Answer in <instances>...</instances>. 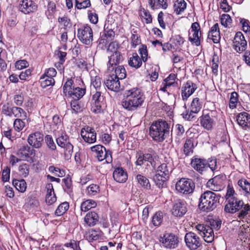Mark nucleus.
<instances>
[{
    "instance_id": "nucleus-36",
    "label": "nucleus",
    "mask_w": 250,
    "mask_h": 250,
    "mask_svg": "<svg viewBox=\"0 0 250 250\" xmlns=\"http://www.w3.org/2000/svg\"><path fill=\"white\" fill-rule=\"evenodd\" d=\"M128 64L135 68H139L142 64V59H141L136 53L132 54V56L128 60Z\"/></svg>"
},
{
    "instance_id": "nucleus-16",
    "label": "nucleus",
    "mask_w": 250,
    "mask_h": 250,
    "mask_svg": "<svg viewBox=\"0 0 250 250\" xmlns=\"http://www.w3.org/2000/svg\"><path fill=\"white\" fill-rule=\"evenodd\" d=\"M191 32L193 33L192 36L188 38L189 41L196 46L201 43V31L200 24L197 22H193L191 26Z\"/></svg>"
},
{
    "instance_id": "nucleus-44",
    "label": "nucleus",
    "mask_w": 250,
    "mask_h": 250,
    "mask_svg": "<svg viewBox=\"0 0 250 250\" xmlns=\"http://www.w3.org/2000/svg\"><path fill=\"white\" fill-rule=\"evenodd\" d=\"M163 220V214L162 212H157L153 216L152 222L155 227H159L161 225Z\"/></svg>"
},
{
    "instance_id": "nucleus-21",
    "label": "nucleus",
    "mask_w": 250,
    "mask_h": 250,
    "mask_svg": "<svg viewBox=\"0 0 250 250\" xmlns=\"http://www.w3.org/2000/svg\"><path fill=\"white\" fill-rule=\"evenodd\" d=\"M190 165L195 170L200 173H202L207 167L208 163L206 159L195 156L191 159Z\"/></svg>"
},
{
    "instance_id": "nucleus-31",
    "label": "nucleus",
    "mask_w": 250,
    "mask_h": 250,
    "mask_svg": "<svg viewBox=\"0 0 250 250\" xmlns=\"http://www.w3.org/2000/svg\"><path fill=\"white\" fill-rule=\"evenodd\" d=\"M135 179L140 186L144 189L146 190H149L151 189V184L149 180L145 176L138 174L136 175Z\"/></svg>"
},
{
    "instance_id": "nucleus-8",
    "label": "nucleus",
    "mask_w": 250,
    "mask_h": 250,
    "mask_svg": "<svg viewBox=\"0 0 250 250\" xmlns=\"http://www.w3.org/2000/svg\"><path fill=\"white\" fill-rule=\"evenodd\" d=\"M58 145L64 149V155L69 158L73 153V146L69 141V137L65 133H62L56 139Z\"/></svg>"
},
{
    "instance_id": "nucleus-48",
    "label": "nucleus",
    "mask_w": 250,
    "mask_h": 250,
    "mask_svg": "<svg viewBox=\"0 0 250 250\" xmlns=\"http://www.w3.org/2000/svg\"><path fill=\"white\" fill-rule=\"evenodd\" d=\"M238 102V94L236 92H233L231 93L229 106L231 109L236 108Z\"/></svg>"
},
{
    "instance_id": "nucleus-58",
    "label": "nucleus",
    "mask_w": 250,
    "mask_h": 250,
    "mask_svg": "<svg viewBox=\"0 0 250 250\" xmlns=\"http://www.w3.org/2000/svg\"><path fill=\"white\" fill-rule=\"evenodd\" d=\"M57 74L56 70L54 68H49L42 75V79H44L46 77H52L53 78L56 76Z\"/></svg>"
},
{
    "instance_id": "nucleus-30",
    "label": "nucleus",
    "mask_w": 250,
    "mask_h": 250,
    "mask_svg": "<svg viewBox=\"0 0 250 250\" xmlns=\"http://www.w3.org/2000/svg\"><path fill=\"white\" fill-rule=\"evenodd\" d=\"M200 124L205 129L210 130L214 125V122L208 114H205L200 117Z\"/></svg>"
},
{
    "instance_id": "nucleus-45",
    "label": "nucleus",
    "mask_w": 250,
    "mask_h": 250,
    "mask_svg": "<svg viewBox=\"0 0 250 250\" xmlns=\"http://www.w3.org/2000/svg\"><path fill=\"white\" fill-rule=\"evenodd\" d=\"M72 113L77 114L81 112L83 109V107L81 105L80 102L77 100H73L70 103Z\"/></svg>"
},
{
    "instance_id": "nucleus-28",
    "label": "nucleus",
    "mask_w": 250,
    "mask_h": 250,
    "mask_svg": "<svg viewBox=\"0 0 250 250\" xmlns=\"http://www.w3.org/2000/svg\"><path fill=\"white\" fill-rule=\"evenodd\" d=\"M237 122L242 128L246 129L250 124V115L246 112H242L237 116Z\"/></svg>"
},
{
    "instance_id": "nucleus-50",
    "label": "nucleus",
    "mask_w": 250,
    "mask_h": 250,
    "mask_svg": "<svg viewBox=\"0 0 250 250\" xmlns=\"http://www.w3.org/2000/svg\"><path fill=\"white\" fill-rule=\"evenodd\" d=\"M20 175L23 177H27L29 172V166L27 164L24 163L21 165L19 167Z\"/></svg>"
},
{
    "instance_id": "nucleus-34",
    "label": "nucleus",
    "mask_w": 250,
    "mask_h": 250,
    "mask_svg": "<svg viewBox=\"0 0 250 250\" xmlns=\"http://www.w3.org/2000/svg\"><path fill=\"white\" fill-rule=\"evenodd\" d=\"M86 89L85 88H81L79 87H74L73 90L69 94V96L73 100H79L81 99L85 94Z\"/></svg>"
},
{
    "instance_id": "nucleus-54",
    "label": "nucleus",
    "mask_w": 250,
    "mask_h": 250,
    "mask_svg": "<svg viewBox=\"0 0 250 250\" xmlns=\"http://www.w3.org/2000/svg\"><path fill=\"white\" fill-rule=\"evenodd\" d=\"M231 19L230 16L227 14H224L222 15L221 18V23L222 25L225 27L229 26L231 23Z\"/></svg>"
},
{
    "instance_id": "nucleus-10",
    "label": "nucleus",
    "mask_w": 250,
    "mask_h": 250,
    "mask_svg": "<svg viewBox=\"0 0 250 250\" xmlns=\"http://www.w3.org/2000/svg\"><path fill=\"white\" fill-rule=\"evenodd\" d=\"M185 242L187 247L190 250H196L202 245L200 238L192 231L186 234Z\"/></svg>"
},
{
    "instance_id": "nucleus-38",
    "label": "nucleus",
    "mask_w": 250,
    "mask_h": 250,
    "mask_svg": "<svg viewBox=\"0 0 250 250\" xmlns=\"http://www.w3.org/2000/svg\"><path fill=\"white\" fill-rule=\"evenodd\" d=\"M187 7V3L184 0H177L174 4V12L177 15L184 12Z\"/></svg>"
},
{
    "instance_id": "nucleus-11",
    "label": "nucleus",
    "mask_w": 250,
    "mask_h": 250,
    "mask_svg": "<svg viewBox=\"0 0 250 250\" xmlns=\"http://www.w3.org/2000/svg\"><path fill=\"white\" fill-rule=\"evenodd\" d=\"M196 229L205 242L211 243L213 241L215 235L212 228L204 224H198L196 226Z\"/></svg>"
},
{
    "instance_id": "nucleus-18",
    "label": "nucleus",
    "mask_w": 250,
    "mask_h": 250,
    "mask_svg": "<svg viewBox=\"0 0 250 250\" xmlns=\"http://www.w3.org/2000/svg\"><path fill=\"white\" fill-rule=\"evenodd\" d=\"M81 135L84 141L88 144H93L96 141V133L94 129L89 126L83 128Z\"/></svg>"
},
{
    "instance_id": "nucleus-63",
    "label": "nucleus",
    "mask_w": 250,
    "mask_h": 250,
    "mask_svg": "<svg viewBox=\"0 0 250 250\" xmlns=\"http://www.w3.org/2000/svg\"><path fill=\"white\" fill-rule=\"evenodd\" d=\"M240 23L242 25L243 30L247 33L250 31V26L249 25V21L244 19H240Z\"/></svg>"
},
{
    "instance_id": "nucleus-23",
    "label": "nucleus",
    "mask_w": 250,
    "mask_h": 250,
    "mask_svg": "<svg viewBox=\"0 0 250 250\" xmlns=\"http://www.w3.org/2000/svg\"><path fill=\"white\" fill-rule=\"evenodd\" d=\"M197 88L196 85L192 82H187L181 88V96L183 100L187 101L195 92Z\"/></svg>"
},
{
    "instance_id": "nucleus-15",
    "label": "nucleus",
    "mask_w": 250,
    "mask_h": 250,
    "mask_svg": "<svg viewBox=\"0 0 250 250\" xmlns=\"http://www.w3.org/2000/svg\"><path fill=\"white\" fill-rule=\"evenodd\" d=\"M19 9L25 14H29L36 11L38 5L32 0H21L19 3Z\"/></svg>"
},
{
    "instance_id": "nucleus-53",
    "label": "nucleus",
    "mask_w": 250,
    "mask_h": 250,
    "mask_svg": "<svg viewBox=\"0 0 250 250\" xmlns=\"http://www.w3.org/2000/svg\"><path fill=\"white\" fill-rule=\"evenodd\" d=\"M91 84L96 91H99L102 84L101 78L99 76H95L92 78Z\"/></svg>"
},
{
    "instance_id": "nucleus-12",
    "label": "nucleus",
    "mask_w": 250,
    "mask_h": 250,
    "mask_svg": "<svg viewBox=\"0 0 250 250\" xmlns=\"http://www.w3.org/2000/svg\"><path fill=\"white\" fill-rule=\"evenodd\" d=\"M233 47L238 53H241L247 47V42L241 32L236 33L233 41Z\"/></svg>"
},
{
    "instance_id": "nucleus-19",
    "label": "nucleus",
    "mask_w": 250,
    "mask_h": 250,
    "mask_svg": "<svg viewBox=\"0 0 250 250\" xmlns=\"http://www.w3.org/2000/svg\"><path fill=\"white\" fill-rule=\"evenodd\" d=\"M136 158L137 161L135 163L137 166H142L144 165L148 166V163L153 166L154 163L152 155L149 153L144 154L141 151H139L137 153Z\"/></svg>"
},
{
    "instance_id": "nucleus-13",
    "label": "nucleus",
    "mask_w": 250,
    "mask_h": 250,
    "mask_svg": "<svg viewBox=\"0 0 250 250\" xmlns=\"http://www.w3.org/2000/svg\"><path fill=\"white\" fill-rule=\"evenodd\" d=\"M202 107V102L199 98H195L192 100L190 106V112L186 111L183 113V117L187 120H191L194 118L193 113H197Z\"/></svg>"
},
{
    "instance_id": "nucleus-14",
    "label": "nucleus",
    "mask_w": 250,
    "mask_h": 250,
    "mask_svg": "<svg viewBox=\"0 0 250 250\" xmlns=\"http://www.w3.org/2000/svg\"><path fill=\"white\" fill-rule=\"evenodd\" d=\"M244 206V202L237 198L230 199L225 206L224 210L226 212L234 213L241 209Z\"/></svg>"
},
{
    "instance_id": "nucleus-3",
    "label": "nucleus",
    "mask_w": 250,
    "mask_h": 250,
    "mask_svg": "<svg viewBox=\"0 0 250 250\" xmlns=\"http://www.w3.org/2000/svg\"><path fill=\"white\" fill-rule=\"evenodd\" d=\"M220 195L214 192L207 190L202 193L199 199V207L203 211H212L217 206Z\"/></svg>"
},
{
    "instance_id": "nucleus-32",
    "label": "nucleus",
    "mask_w": 250,
    "mask_h": 250,
    "mask_svg": "<svg viewBox=\"0 0 250 250\" xmlns=\"http://www.w3.org/2000/svg\"><path fill=\"white\" fill-rule=\"evenodd\" d=\"M208 37L211 38L213 42L215 43L219 42L220 39V30L218 23L215 24L211 28L208 33Z\"/></svg>"
},
{
    "instance_id": "nucleus-37",
    "label": "nucleus",
    "mask_w": 250,
    "mask_h": 250,
    "mask_svg": "<svg viewBox=\"0 0 250 250\" xmlns=\"http://www.w3.org/2000/svg\"><path fill=\"white\" fill-rule=\"evenodd\" d=\"M194 139L189 138L187 139L184 145V152L186 156L192 153L194 148Z\"/></svg>"
},
{
    "instance_id": "nucleus-24",
    "label": "nucleus",
    "mask_w": 250,
    "mask_h": 250,
    "mask_svg": "<svg viewBox=\"0 0 250 250\" xmlns=\"http://www.w3.org/2000/svg\"><path fill=\"white\" fill-rule=\"evenodd\" d=\"M223 178V175H216L208 180L207 186L212 190L220 191L222 188Z\"/></svg>"
},
{
    "instance_id": "nucleus-39",
    "label": "nucleus",
    "mask_w": 250,
    "mask_h": 250,
    "mask_svg": "<svg viewBox=\"0 0 250 250\" xmlns=\"http://www.w3.org/2000/svg\"><path fill=\"white\" fill-rule=\"evenodd\" d=\"M114 70V74L112 75L114 76L118 79L123 80L126 77V71L123 66H115Z\"/></svg>"
},
{
    "instance_id": "nucleus-47",
    "label": "nucleus",
    "mask_w": 250,
    "mask_h": 250,
    "mask_svg": "<svg viewBox=\"0 0 250 250\" xmlns=\"http://www.w3.org/2000/svg\"><path fill=\"white\" fill-rule=\"evenodd\" d=\"M73 81L70 79H68L63 86V92L65 96L69 95L73 90Z\"/></svg>"
},
{
    "instance_id": "nucleus-42",
    "label": "nucleus",
    "mask_w": 250,
    "mask_h": 250,
    "mask_svg": "<svg viewBox=\"0 0 250 250\" xmlns=\"http://www.w3.org/2000/svg\"><path fill=\"white\" fill-rule=\"evenodd\" d=\"M97 205L96 203L92 200H87L83 202L81 206L82 211L86 212L90 209L95 208Z\"/></svg>"
},
{
    "instance_id": "nucleus-26",
    "label": "nucleus",
    "mask_w": 250,
    "mask_h": 250,
    "mask_svg": "<svg viewBox=\"0 0 250 250\" xmlns=\"http://www.w3.org/2000/svg\"><path fill=\"white\" fill-rule=\"evenodd\" d=\"M123 58L120 52H115L109 56V61L107 63L108 70L109 71L114 70L116 66L122 61Z\"/></svg>"
},
{
    "instance_id": "nucleus-5",
    "label": "nucleus",
    "mask_w": 250,
    "mask_h": 250,
    "mask_svg": "<svg viewBox=\"0 0 250 250\" xmlns=\"http://www.w3.org/2000/svg\"><path fill=\"white\" fill-rule=\"evenodd\" d=\"M163 246L169 249L178 247L179 243L178 237L173 233L166 232L159 239Z\"/></svg>"
},
{
    "instance_id": "nucleus-29",
    "label": "nucleus",
    "mask_w": 250,
    "mask_h": 250,
    "mask_svg": "<svg viewBox=\"0 0 250 250\" xmlns=\"http://www.w3.org/2000/svg\"><path fill=\"white\" fill-rule=\"evenodd\" d=\"M114 179L119 183H125L127 179V174L122 167L116 168L113 173Z\"/></svg>"
},
{
    "instance_id": "nucleus-35",
    "label": "nucleus",
    "mask_w": 250,
    "mask_h": 250,
    "mask_svg": "<svg viewBox=\"0 0 250 250\" xmlns=\"http://www.w3.org/2000/svg\"><path fill=\"white\" fill-rule=\"evenodd\" d=\"M98 215L95 212L88 213L84 217V222L89 226H93L98 222Z\"/></svg>"
},
{
    "instance_id": "nucleus-1",
    "label": "nucleus",
    "mask_w": 250,
    "mask_h": 250,
    "mask_svg": "<svg viewBox=\"0 0 250 250\" xmlns=\"http://www.w3.org/2000/svg\"><path fill=\"white\" fill-rule=\"evenodd\" d=\"M125 98L122 102L123 107L128 110L134 111L141 106L143 103L145 97L143 92L138 88H133L125 91Z\"/></svg>"
},
{
    "instance_id": "nucleus-60",
    "label": "nucleus",
    "mask_w": 250,
    "mask_h": 250,
    "mask_svg": "<svg viewBox=\"0 0 250 250\" xmlns=\"http://www.w3.org/2000/svg\"><path fill=\"white\" fill-rule=\"evenodd\" d=\"M28 65V62L24 60L18 61L15 63L16 68L19 70L27 67Z\"/></svg>"
},
{
    "instance_id": "nucleus-33",
    "label": "nucleus",
    "mask_w": 250,
    "mask_h": 250,
    "mask_svg": "<svg viewBox=\"0 0 250 250\" xmlns=\"http://www.w3.org/2000/svg\"><path fill=\"white\" fill-rule=\"evenodd\" d=\"M238 185L241 188L240 190H242L245 196H250V183L245 179H241L238 181Z\"/></svg>"
},
{
    "instance_id": "nucleus-61",
    "label": "nucleus",
    "mask_w": 250,
    "mask_h": 250,
    "mask_svg": "<svg viewBox=\"0 0 250 250\" xmlns=\"http://www.w3.org/2000/svg\"><path fill=\"white\" fill-rule=\"evenodd\" d=\"M104 32L105 36L110 40H112L115 36V33L113 30L108 29V27H106V24L104 25Z\"/></svg>"
},
{
    "instance_id": "nucleus-6",
    "label": "nucleus",
    "mask_w": 250,
    "mask_h": 250,
    "mask_svg": "<svg viewBox=\"0 0 250 250\" xmlns=\"http://www.w3.org/2000/svg\"><path fill=\"white\" fill-rule=\"evenodd\" d=\"M194 188V183L190 179L182 178L176 184V190L183 194L191 193L193 192Z\"/></svg>"
},
{
    "instance_id": "nucleus-27",
    "label": "nucleus",
    "mask_w": 250,
    "mask_h": 250,
    "mask_svg": "<svg viewBox=\"0 0 250 250\" xmlns=\"http://www.w3.org/2000/svg\"><path fill=\"white\" fill-rule=\"evenodd\" d=\"M34 154L35 150L27 145H23L17 152L18 156L23 160H27Z\"/></svg>"
},
{
    "instance_id": "nucleus-57",
    "label": "nucleus",
    "mask_w": 250,
    "mask_h": 250,
    "mask_svg": "<svg viewBox=\"0 0 250 250\" xmlns=\"http://www.w3.org/2000/svg\"><path fill=\"white\" fill-rule=\"evenodd\" d=\"M45 141L47 146L51 150H54L56 149V145L51 135H47L45 137Z\"/></svg>"
},
{
    "instance_id": "nucleus-56",
    "label": "nucleus",
    "mask_w": 250,
    "mask_h": 250,
    "mask_svg": "<svg viewBox=\"0 0 250 250\" xmlns=\"http://www.w3.org/2000/svg\"><path fill=\"white\" fill-rule=\"evenodd\" d=\"M49 170L50 172L54 173L56 176L58 177H63L64 174V171L61 170L59 168L53 166L49 167Z\"/></svg>"
},
{
    "instance_id": "nucleus-51",
    "label": "nucleus",
    "mask_w": 250,
    "mask_h": 250,
    "mask_svg": "<svg viewBox=\"0 0 250 250\" xmlns=\"http://www.w3.org/2000/svg\"><path fill=\"white\" fill-rule=\"evenodd\" d=\"M23 119H16L13 124L15 130L18 132L21 131L25 126V123L23 121Z\"/></svg>"
},
{
    "instance_id": "nucleus-40",
    "label": "nucleus",
    "mask_w": 250,
    "mask_h": 250,
    "mask_svg": "<svg viewBox=\"0 0 250 250\" xmlns=\"http://www.w3.org/2000/svg\"><path fill=\"white\" fill-rule=\"evenodd\" d=\"M13 185L17 190L21 192H24L27 188L26 183L24 180H18L14 179L13 180Z\"/></svg>"
},
{
    "instance_id": "nucleus-9",
    "label": "nucleus",
    "mask_w": 250,
    "mask_h": 250,
    "mask_svg": "<svg viewBox=\"0 0 250 250\" xmlns=\"http://www.w3.org/2000/svg\"><path fill=\"white\" fill-rule=\"evenodd\" d=\"M77 37L83 43L90 45L93 41V31L89 26H83L78 29Z\"/></svg>"
},
{
    "instance_id": "nucleus-43",
    "label": "nucleus",
    "mask_w": 250,
    "mask_h": 250,
    "mask_svg": "<svg viewBox=\"0 0 250 250\" xmlns=\"http://www.w3.org/2000/svg\"><path fill=\"white\" fill-rule=\"evenodd\" d=\"M69 205L68 203L64 202L60 204L56 209L55 214L56 216H60L64 214L68 209Z\"/></svg>"
},
{
    "instance_id": "nucleus-17",
    "label": "nucleus",
    "mask_w": 250,
    "mask_h": 250,
    "mask_svg": "<svg viewBox=\"0 0 250 250\" xmlns=\"http://www.w3.org/2000/svg\"><path fill=\"white\" fill-rule=\"evenodd\" d=\"M103 97L101 96V92L96 91L93 94L92 100L91 111L95 114H99L102 112V105L103 104Z\"/></svg>"
},
{
    "instance_id": "nucleus-41",
    "label": "nucleus",
    "mask_w": 250,
    "mask_h": 250,
    "mask_svg": "<svg viewBox=\"0 0 250 250\" xmlns=\"http://www.w3.org/2000/svg\"><path fill=\"white\" fill-rule=\"evenodd\" d=\"M239 211V212L237 213V217L240 220H243L250 213V205L244 204V206Z\"/></svg>"
},
{
    "instance_id": "nucleus-25",
    "label": "nucleus",
    "mask_w": 250,
    "mask_h": 250,
    "mask_svg": "<svg viewBox=\"0 0 250 250\" xmlns=\"http://www.w3.org/2000/svg\"><path fill=\"white\" fill-rule=\"evenodd\" d=\"M118 79L112 75L108 76L104 83L106 87L111 91L118 92L121 89L120 83Z\"/></svg>"
},
{
    "instance_id": "nucleus-20",
    "label": "nucleus",
    "mask_w": 250,
    "mask_h": 250,
    "mask_svg": "<svg viewBox=\"0 0 250 250\" xmlns=\"http://www.w3.org/2000/svg\"><path fill=\"white\" fill-rule=\"evenodd\" d=\"M43 140V135L38 131L30 134L27 139L29 145L36 148H39L42 146Z\"/></svg>"
},
{
    "instance_id": "nucleus-64",
    "label": "nucleus",
    "mask_w": 250,
    "mask_h": 250,
    "mask_svg": "<svg viewBox=\"0 0 250 250\" xmlns=\"http://www.w3.org/2000/svg\"><path fill=\"white\" fill-rule=\"evenodd\" d=\"M118 48V44L116 42H113L109 43L107 51L112 53H114L115 52H119L117 50Z\"/></svg>"
},
{
    "instance_id": "nucleus-49",
    "label": "nucleus",
    "mask_w": 250,
    "mask_h": 250,
    "mask_svg": "<svg viewBox=\"0 0 250 250\" xmlns=\"http://www.w3.org/2000/svg\"><path fill=\"white\" fill-rule=\"evenodd\" d=\"M58 22L60 25L62 26L65 30L71 27L70 20L67 17H59L58 18Z\"/></svg>"
},
{
    "instance_id": "nucleus-55",
    "label": "nucleus",
    "mask_w": 250,
    "mask_h": 250,
    "mask_svg": "<svg viewBox=\"0 0 250 250\" xmlns=\"http://www.w3.org/2000/svg\"><path fill=\"white\" fill-rule=\"evenodd\" d=\"M86 191L89 195H95L100 191L99 187L97 185L91 184L87 187Z\"/></svg>"
},
{
    "instance_id": "nucleus-46",
    "label": "nucleus",
    "mask_w": 250,
    "mask_h": 250,
    "mask_svg": "<svg viewBox=\"0 0 250 250\" xmlns=\"http://www.w3.org/2000/svg\"><path fill=\"white\" fill-rule=\"evenodd\" d=\"M12 115L15 117L21 118L22 119H26L27 118L26 113L23 109L16 106H14L13 109Z\"/></svg>"
},
{
    "instance_id": "nucleus-7",
    "label": "nucleus",
    "mask_w": 250,
    "mask_h": 250,
    "mask_svg": "<svg viewBox=\"0 0 250 250\" xmlns=\"http://www.w3.org/2000/svg\"><path fill=\"white\" fill-rule=\"evenodd\" d=\"M91 150L93 152H95L96 157L99 161H102L104 160L107 163L112 162V156L111 152L106 150V148L102 145H98L91 147Z\"/></svg>"
},
{
    "instance_id": "nucleus-2",
    "label": "nucleus",
    "mask_w": 250,
    "mask_h": 250,
    "mask_svg": "<svg viewBox=\"0 0 250 250\" xmlns=\"http://www.w3.org/2000/svg\"><path fill=\"white\" fill-rule=\"evenodd\" d=\"M170 125L166 121L158 120L153 122L149 127V135L157 143L163 142L169 136Z\"/></svg>"
},
{
    "instance_id": "nucleus-52",
    "label": "nucleus",
    "mask_w": 250,
    "mask_h": 250,
    "mask_svg": "<svg viewBox=\"0 0 250 250\" xmlns=\"http://www.w3.org/2000/svg\"><path fill=\"white\" fill-rule=\"evenodd\" d=\"M14 106H12L10 104L6 103L3 105L2 107V112L8 116H12L13 109Z\"/></svg>"
},
{
    "instance_id": "nucleus-4",
    "label": "nucleus",
    "mask_w": 250,
    "mask_h": 250,
    "mask_svg": "<svg viewBox=\"0 0 250 250\" xmlns=\"http://www.w3.org/2000/svg\"><path fill=\"white\" fill-rule=\"evenodd\" d=\"M172 171L171 165L169 163L165 162L159 166L156 170L153 180L159 188H162Z\"/></svg>"
},
{
    "instance_id": "nucleus-62",
    "label": "nucleus",
    "mask_w": 250,
    "mask_h": 250,
    "mask_svg": "<svg viewBox=\"0 0 250 250\" xmlns=\"http://www.w3.org/2000/svg\"><path fill=\"white\" fill-rule=\"evenodd\" d=\"M76 3L78 9L86 8L91 5L89 0H85L82 2H79L77 0H76Z\"/></svg>"
},
{
    "instance_id": "nucleus-22",
    "label": "nucleus",
    "mask_w": 250,
    "mask_h": 250,
    "mask_svg": "<svg viewBox=\"0 0 250 250\" xmlns=\"http://www.w3.org/2000/svg\"><path fill=\"white\" fill-rule=\"evenodd\" d=\"M187 211L186 203L181 200L176 201L171 209L172 214L177 217H182Z\"/></svg>"
},
{
    "instance_id": "nucleus-59",
    "label": "nucleus",
    "mask_w": 250,
    "mask_h": 250,
    "mask_svg": "<svg viewBox=\"0 0 250 250\" xmlns=\"http://www.w3.org/2000/svg\"><path fill=\"white\" fill-rule=\"evenodd\" d=\"M139 53L141 55L142 59L144 62H146L147 60V51L146 45H142L141 47L139 48Z\"/></svg>"
}]
</instances>
